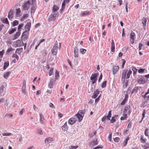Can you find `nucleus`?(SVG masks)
I'll return each mask as SVG.
<instances>
[{
	"mask_svg": "<svg viewBox=\"0 0 149 149\" xmlns=\"http://www.w3.org/2000/svg\"><path fill=\"white\" fill-rule=\"evenodd\" d=\"M145 70V69L143 68H140L138 70V72L139 73H143L144 72V71Z\"/></svg>",
	"mask_w": 149,
	"mask_h": 149,
	"instance_id": "nucleus-55",
	"label": "nucleus"
},
{
	"mask_svg": "<svg viewBox=\"0 0 149 149\" xmlns=\"http://www.w3.org/2000/svg\"><path fill=\"white\" fill-rule=\"evenodd\" d=\"M89 14V12L87 11H86L82 13H81V15L82 16H86L88 15Z\"/></svg>",
	"mask_w": 149,
	"mask_h": 149,
	"instance_id": "nucleus-40",
	"label": "nucleus"
},
{
	"mask_svg": "<svg viewBox=\"0 0 149 149\" xmlns=\"http://www.w3.org/2000/svg\"><path fill=\"white\" fill-rule=\"evenodd\" d=\"M30 1L29 0L25 3L22 6V10L24 11L28 10L30 6Z\"/></svg>",
	"mask_w": 149,
	"mask_h": 149,
	"instance_id": "nucleus-3",
	"label": "nucleus"
},
{
	"mask_svg": "<svg viewBox=\"0 0 149 149\" xmlns=\"http://www.w3.org/2000/svg\"><path fill=\"white\" fill-rule=\"evenodd\" d=\"M58 44L57 43H55L54 46L53 47L52 50V54L54 55H56L58 52Z\"/></svg>",
	"mask_w": 149,
	"mask_h": 149,
	"instance_id": "nucleus-4",
	"label": "nucleus"
},
{
	"mask_svg": "<svg viewBox=\"0 0 149 149\" xmlns=\"http://www.w3.org/2000/svg\"><path fill=\"white\" fill-rule=\"evenodd\" d=\"M146 113V110L143 109V113H142L143 117L142 118L141 120L139 122V123H140L142 121L143 119L144 118Z\"/></svg>",
	"mask_w": 149,
	"mask_h": 149,
	"instance_id": "nucleus-38",
	"label": "nucleus"
},
{
	"mask_svg": "<svg viewBox=\"0 0 149 149\" xmlns=\"http://www.w3.org/2000/svg\"><path fill=\"white\" fill-rule=\"evenodd\" d=\"M28 17V15L27 14H25L23 16L22 18L21 19V21H24L25 18H26Z\"/></svg>",
	"mask_w": 149,
	"mask_h": 149,
	"instance_id": "nucleus-37",
	"label": "nucleus"
},
{
	"mask_svg": "<svg viewBox=\"0 0 149 149\" xmlns=\"http://www.w3.org/2000/svg\"><path fill=\"white\" fill-rule=\"evenodd\" d=\"M59 77V72L57 70H56L55 74V78L56 79H57Z\"/></svg>",
	"mask_w": 149,
	"mask_h": 149,
	"instance_id": "nucleus-49",
	"label": "nucleus"
},
{
	"mask_svg": "<svg viewBox=\"0 0 149 149\" xmlns=\"http://www.w3.org/2000/svg\"><path fill=\"white\" fill-rule=\"evenodd\" d=\"M120 140L119 138L118 137L114 138V140L116 142H118Z\"/></svg>",
	"mask_w": 149,
	"mask_h": 149,
	"instance_id": "nucleus-63",
	"label": "nucleus"
},
{
	"mask_svg": "<svg viewBox=\"0 0 149 149\" xmlns=\"http://www.w3.org/2000/svg\"><path fill=\"white\" fill-rule=\"evenodd\" d=\"M13 100L12 99H10L7 100H6V107L7 109L8 110L10 106L13 104Z\"/></svg>",
	"mask_w": 149,
	"mask_h": 149,
	"instance_id": "nucleus-6",
	"label": "nucleus"
},
{
	"mask_svg": "<svg viewBox=\"0 0 149 149\" xmlns=\"http://www.w3.org/2000/svg\"><path fill=\"white\" fill-rule=\"evenodd\" d=\"M119 67L118 66H113L112 68V72L113 74L115 75L118 71Z\"/></svg>",
	"mask_w": 149,
	"mask_h": 149,
	"instance_id": "nucleus-8",
	"label": "nucleus"
},
{
	"mask_svg": "<svg viewBox=\"0 0 149 149\" xmlns=\"http://www.w3.org/2000/svg\"><path fill=\"white\" fill-rule=\"evenodd\" d=\"M138 77V78L137 79V81L139 84H144L147 81V80L143 76L139 75Z\"/></svg>",
	"mask_w": 149,
	"mask_h": 149,
	"instance_id": "nucleus-1",
	"label": "nucleus"
},
{
	"mask_svg": "<svg viewBox=\"0 0 149 149\" xmlns=\"http://www.w3.org/2000/svg\"><path fill=\"white\" fill-rule=\"evenodd\" d=\"M11 134V133H4L2 134L3 136H9Z\"/></svg>",
	"mask_w": 149,
	"mask_h": 149,
	"instance_id": "nucleus-61",
	"label": "nucleus"
},
{
	"mask_svg": "<svg viewBox=\"0 0 149 149\" xmlns=\"http://www.w3.org/2000/svg\"><path fill=\"white\" fill-rule=\"evenodd\" d=\"M5 89V87L3 86H1L0 87V93L1 94L4 91Z\"/></svg>",
	"mask_w": 149,
	"mask_h": 149,
	"instance_id": "nucleus-52",
	"label": "nucleus"
},
{
	"mask_svg": "<svg viewBox=\"0 0 149 149\" xmlns=\"http://www.w3.org/2000/svg\"><path fill=\"white\" fill-rule=\"evenodd\" d=\"M115 48V44L113 40H112L111 42V51L112 52H114V51Z\"/></svg>",
	"mask_w": 149,
	"mask_h": 149,
	"instance_id": "nucleus-28",
	"label": "nucleus"
},
{
	"mask_svg": "<svg viewBox=\"0 0 149 149\" xmlns=\"http://www.w3.org/2000/svg\"><path fill=\"white\" fill-rule=\"evenodd\" d=\"M26 82L25 80L23 82V85L22 88V91L25 94H26V93L25 91V89H26Z\"/></svg>",
	"mask_w": 149,
	"mask_h": 149,
	"instance_id": "nucleus-15",
	"label": "nucleus"
},
{
	"mask_svg": "<svg viewBox=\"0 0 149 149\" xmlns=\"http://www.w3.org/2000/svg\"><path fill=\"white\" fill-rule=\"evenodd\" d=\"M98 74L99 73L98 72L96 73H93L90 77V79L93 80L94 79H97V77Z\"/></svg>",
	"mask_w": 149,
	"mask_h": 149,
	"instance_id": "nucleus-11",
	"label": "nucleus"
},
{
	"mask_svg": "<svg viewBox=\"0 0 149 149\" xmlns=\"http://www.w3.org/2000/svg\"><path fill=\"white\" fill-rule=\"evenodd\" d=\"M27 30H26L25 31L23 32L22 35V38H25L26 39H27L28 38V36H27L28 35H26V33H27Z\"/></svg>",
	"mask_w": 149,
	"mask_h": 149,
	"instance_id": "nucleus-17",
	"label": "nucleus"
},
{
	"mask_svg": "<svg viewBox=\"0 0 149 149\" xmlns=\"http://www.w3.org/2000/svg\"><path fill=\"white\" fill-rule=\"evenodd\" d=\"M23 49L22 48H17L15 52V54H20L21 53Z\"/></svg>",
	"mask_w": 149,
	"mask_h": 149,
	"instance_id": "nucleus-23",
	"label": "nucleus"
},
{
	"mask_svg": "<svg viewBox=\"0 0 149 149\" xmlns=\"http://www.w3.org/2000/svg\"><path fill=\"white\" fill-rule=\"evenodd\" d=\"M138 89V87H135L132 90L131 92V94H132L134 93H136L137 92Z\"/></svg>",
	"mask_w": 149,
	"mask_h": 149,
	"instance_id": "nucleus-33",
	"label": "nucleus"
},
{
	"mask_svg": "<svg viewBox=\"0 0 149 149\" xmlns=\"http://www.w3.org/2000/svg\"><path fill=\"white\" fill-rule=\"evenodd\" d=\"M84 110H81L79 111L77 114H81L84 116Z\"/></svg>",
	"mask_w": 149,
	"mask_h": 149,
	"instance_id": "nucleus-56",
	"label": "nucleus"
},
{
	"mask_svg": "<svg viewBox=\"0 0 149 149\" xmlns=\"http://www.w3.org/2000/svg\"><path fill=\"white\" fill-rule=\"evenodd\" d=\"M2 22L4 23L9 24V22L7 18L3 19L2 20Z\"/></svg>",
	"mask_w": 149,
	"mask_h": 149,
	"instance_id": "nucleus-48",
	"label": "nucleus"
},
{
	"mask_svg": "<svg viewBox=\"0 0 149 149\" xmlns=\"http://www.w3.org/2000/svg\"><path fill=\"white\" fill-rule=\"evenodd\" d=\"M9 65V62L8 61H6L4 63V65L3 67L4 70H5Z\"/></svg>",
	"mask_w": 149,
	"mask_h": 149,
	"instance_id": "nucleus-30",
	"label": "nucleus"
},
{
	"mask_svg": "<svg viewBox=\"0 0 149 149\" xmlns=\"http://www.w3.org/2000/svg\"><path fill=\"white\" fill-rule=\"evenodd\" d=\"M36 5H33L31 7L30 12L31 13H34L36 8Z\"/></svg>",
	"mask_w": 149,
	"mask_h": 149,
	"instance_id": "nucleus-18",
	"label": "nucleus"
},
{
	"mask_svg": "<svg viewBox=\"0 0 149 149\" xmlns=\"http://www.w3.org/2000/svg\"><path fill=\"white\" fill-rule=\"evenodd\" d=\"M16 30V29L15 28H14L12 29L11 30L10 29L8 31V32L9 34H11L13 33Z\"/></svg>",
	"mask_w": 149,
	"mask_h": 149,
	"instance_id": "nucleus-36",
	"label": "nucleus"
},
{
	"mask_svg": "<svg viewBox=\"0 0 149 149\" xmlns=\"http://www.w3.org/2000/svg\"><path fill=\"white\" fill-rule=\"evenodd\" d=\"M129 137L128 136L126 138V139L125 140L123 143V146L125 147L126 145L127 144V141L129 140Z\"/></svg>",
	"mask_w": 149,
	"mask_h": 149,
	"instance_id": "nucleus-31",
	"label": "nucleus"
},
{
	"mask_svg": "<svg viewBox=\"0 0 149 149\" xmlns=\"http://www.w3.org/2000/svg\"><path fill=\"white\" fill-rule=\"evenodd\" d=\"M4 53V50L3 49L2 51H0V56H1V58H2L3 56Z\"/></svg>",
	"mask_w": 149,
	"mask_h": 149,
	"instance_id": "nucleus-62",
	"label": "nucleus"
},
{
	"mask_svg": "<svg viewBox=\"0 0 149 149\" xmlns=\"http://www.w3.org/2000/svg\"><path fill=\"white\" fill-rule=\"evenodd\" d=\"M24 24H19L18 26V31L20 32Z\"/></svg>",
	"mask_w": 149,
	"mask_h": 149,
	"instance_id": "nucleus-39",
	"label": "nucleus"
},
{
	"mask_svg": "<svg viewBox=\"0 0 149 149\" xmlns=\"http://www.w3.org/2000/svg\"><path fill=\"white\" fill-rule=\"evenodd\" d=\"M10 74V72H7L6 73H4L3 75V77L6 79H7L9 76Z\"/></svg>",
	"mask_w": 149,
	"mask_h": 149,
	"instance_id": "nucleus-25",
	"label": "nucleus"
},
{
	"mask_svg": "<svg viewBox=\"0 0 149 149\" xmlns=\"http://www.w3.org/2000/svg\"><path fill=\"white\" fill-rule=\"evenodd\" d=\"M59 9V8L58 6H56V5H54L53 7V9L52 12L53 13H58L57 11Z\"/></svg>",
	"mask_w": 149,
	"mask_h": 149,
	"instance_id": "nucleus-16",
	"label": "nucleus"
},
{
	"mask_svg": "<svg viewBox=\"0 0 149 149\" xmlns=\"http://www.w3.org/2000/svg\"><path fill=\"white\" fill-rule=\"evenodd\" d=\"M52 138H48L45 139V143H48L50 142V141H52Z\"/></svg>",
	"mask_w": 149,
	"mask_h": 149,
	"instance_id": "nucleus-35",
	"label": "nucleus"
},
{
	"mask_svg": "<svg viewBox=\"0 0 149 149\" xmlns=\"http://www.w3.org/2000/svg\"><path fill=\"white\" fill-rule=\"evenodd\" d=\"M20 12L21 10L19 8L16 9V15L17 16Z\"/></svg>",
	"mask_w": 149,
	"mask_h": 149,
	"instance_id": "nucleus-51",
	"label": "nucleus"
},
{
	"mask_svg": "<svg viewBox=\"0 0 149 149\" xmlns=\"http://www.w3.org/2000/svg\"><path fill=\"white\" fill-rule=\"evenodd\" d=\"M86 51V49L83 48H81L80 49V52L82 54H85Z\"/></svg>",
	"mask_w": 149,
	"mask_h": 149,
	"instance_id": "nucleus-54",
	"label": "nucleus"
},
{
	"mask_svg": "<svg viewBox=\"0 0 149 149\" xmlns=\"http://www.w3.org/2000/svg\"><path fill=\"white\" fill-rule=\"evenodd\" d=\"M122 61L123 63L121 67L122 68H124V65L126 62V61L125 60V59H122Z\"/></svg>",
	"mask_w": 149,
	"mask_h": 149,
	"instance_id": "nucleus-57",
	"label": "nucleus"
},
{
	"mask_svg": "<svg viewBox=\"0 0 149 149\" xmlns=\"http://www.w3.org/2000/svg\"><path fill=\"white\" fill-rule=\"evenodd\" d=\"M54 81L53 79H51L50 80V82L48 84V86L49 88H52L53 87V84Z\"/></svg>",
	"mask_w": 149,
	"mask_h": 149,
	"instance_id": "nucleus-21",
	"label": "nucleus"
},
{
	"mask_svg": "<svg viewBox=\"0 0 149 149\" xmlns=\"http://www.w3.org/2000/svg\"><path fill=\"white\" fill-rule=\"evenodd\" d=\"M74 56L75 57H78V49L77 47H75L74 49Z\"/></svg>",
	"mask_w": 149,
	"mask_h": 149,
	"instance_id": "nucleus-14",
	"label": "nucleus"
},
{
	"mask_svg": "<svg viewBox=\"0 0 149 149\" xmlns=\"http://www.w3.org/2000/svg\"><path fill=\"white\" fill-rule=\"evenodd\" d=\"M14 49L12 48V47L9 48L6 51V53L7 54H8L9 53L12 51L14 50Z\"/></svg>",
	"mask_w": 149,
	"mask_h": 149,
	"instance_id": "nucleus-47",
	"label": "nucleus"
},
{
	"mask_svg": "<svg viewBox=\"0 0 149 149\" xmlns=\"http://www.w3.org/2000/svg\"><path fill=\"white\" fill-rule=\"evenodd\" d=\"M111 111H109L108 112V114L107 116H105L103 117L102 119V122H105L106 119H107L108 120H110V118L111 117Z\"/></svg>",
	"mask_w": 149,
	"mask_h": 149,
	"instance_id": "nucleus-5",
	"label": "nucleus"
},
{
	"mask_svg": "<svg viewBox=\"0 0 149 149\" xmlns=\"http://www.w3.org/2000/svg\"><path fill=\"white\" fill-rule=\"evenodd\" d=\"M13 9H11L8 12V17L9 19H11L13 18Z\"/></svg>",
	"mask_w": 149,
	"mask_h": 149,
	"instance_id": "nucleus-12",
	"label": "nucleus"
},
{
	"mask_svg": "<svg viewBox=\"0 0 149 149\" xmlns=\"http://www.w3.org/2000/svg\"><path fill=\"white\" fill-rule=\"evenodd\" d=\"M148 128L146 129L145 130V132H144V134L146 136H148V134L149 132H148Z\"/></svg>",
	"mask_w": 149,
	"mask_h": 149,
	"instance_id": "nucleus-59",
	"label": "nucleus"
},
{
	"mask_svg": "<svg viewBox=\"0 0 149 149\" xmlns=\"http://www.w3.org/2000/svg\"><path fill=\"white\" fill-rule=\"evenodd\" d=\"M78 119L79 121L80 122L83 118V116L79 114H77L75 115Z\"/></svg>",
	"mask_w": 149,
	"mask_h": 149,
	"instance_id": "nucleus-19",
	"label": "nucleus"
},
{
	"mask_svg": "<svg viewBox=\"0 0 149 149\" xmlns=\"http://www.w3.org/2000/svg\"><path fill=\"white\" fill-rule=\"evenodd\" d=\"M77 119L75 118H71L68 121V123L70 125H72L76 121Z\"/></svg>",
	"mask_w": 149,
	"mask_h": 149,
	"instance_id": "nucleus-9",
	"label": "nucleus"
},
{
	"mask_svg": "<svg viewBox=\"0 0 149 149\" xmlns=\"http://www.w3.org/2000/svg\"><path fill=\"white\" fill-rule=\"evenodd\" d=\"M135 35L134 32L132 31L130 34V41L131 43L133 44L134 42V40L135 39Z\"/></svg>",
	"mask_w": 149,
	"mask_h": 149,
	"instance_id": "nucleus-7",
	"label": "nucleus"
},
{
	"mask_svg": "<svg viewBox=\"0 0 149 149\" xmlns=\"http://www.w3.org/2000/svg\"><path fill=\"white\" fill-rule=\"evenodd\" d=\"M78 147V146H71L69 147V149H76Z\"/></svg>",
	"mask_w": 149,
	"mask_h": 149,
	"instance_id": "nucleus-60",
	"label": "nucleus"
},
{
	"mask_svg": "<svg viewBox=\"0 0 149 149\" xmlns=\"http://www.w3.org/2000/svg\"><path fill=\"white\" fill-rule=\"evenodd\" d=\"M107 81L105 80L102 83L101 86L102 88H103L106 86Z\"/></svg>",
	"mask_w": 149,
	"mask_h": 149,
	"instance_id": "nucleus-43",
	"label": "nucleus"
},
{
	"mask_svg": "<svg viewBox=\"0 0 149 149\" xmlns=\"http://www.w3.org/2000/svg\"><path fill=\"white\" fill-rule=\"evenodd\" d=\"M20 32L17 31L16 33L14 35V38L13 39V40L16 39L20 35Z\"/></svg>",
	"mask_w": 149,
	"mask_h": 149,
	"instance_id": "nucleus-27",
	"label": "nucleus"
},
{
	"mask_svg": "<svg viewBox=\"0 0 149 149\" xmlns=\"http://www.w3.org/2000/svg\"><path fill=\"white\" fill-rule=\"evenodd\" d=\"M68 127L67 124V122H66L64 125L62 127V129L64 131H67L68 129Z\"/></svg>",
	"mask_w": 149,
	"mask_h": 149,
	"instance_id": "nucleus-22",
	"label": "nucleus"
},
{
	"mask_svg": "<svg viewBox=\"0 0 149 149\" xmlns=\"http://www.w3.org/2000/svg\"><path fill=\"white\" fill-rule=\"evenodd\" d=\"M99 93L100 91L98 90H96L94 91L93 95L92 96V97L94 99L96 98Z\"/></svg>",
	"mask_w": 149,
	"mask_h": 149,
	"instance_id": "nucleus-13",
	"label": "nucleus"
},
{
	"mask_svg": "<svg viewBox=\"0 0 149 149\" xmlns=\"http://www.w3.org/2000/svg\"><path fill=\"white\" fill-rule=\"evenodd\" d=\"M40 121L41 123H44V118L43 116L42 113H40Z\"/></svg>",
	"mask_w": 149,
	"mask_h": 149,
	"instance_id": "nucleus-29",
	"label": "nucleus"
},
{
	"mask_svg": "<svg viewBox=\"0 0 149 149\" xmlns=\"http://www.w3.org/2000/svg\"><path fill=\"white\" fill-rule=\"evenodd\" d=\"M132 70L133 73V74L134 75H135L136 73V72H137V70L136 69V68L134 67H132Z\"/></svg>",
	"mask_w": 149,
	"mask_h": 149,
	"instance_id": "nucleus-46",
	"label": "nucleus"
},
{
	"mask_svg": "<svg viewBox=\"0 0 149 149\" xmlns=\"http://www.w3.org/2000/svg\"><path fill=\"white\" fill-rule=\"evenodd\" d=\"M31 25V22H28L26 25L25 26V29L27 28V31H30V27Z\"/></svg>",
	"mask_w": 149,
	"mask_h": 149,
	"instance_id": "nucleus-24",
	"label": "nucleus"
},
{
	"mask_svg": "<svg viewBox=\"0 0 149 149\" xmlns=\"http://www.w3.org/2000/svg\"><path fill=\"white\" fill-rule=\"evenodd\" d=\"M143 148L144 149L149 148V143L147 142L146 143V145L143 146Z\"/></svg>",
	"mask_w": 149,
	"mask_h": 149,
	"instance_id": "nucleus-45",
	"label": "nucleus"
},
{
	"mask_svg": "<svg viewBox=\"0 0 149 149\" xmlns=\"http://www.w3.org/2000/svg\"><path fill=\"white\" fill-rule=\"evenodd\" d=\"M17 54H15V53L12 56V57L13 58H15L17 60H18L19 59V56L17 55Z\"/></svg>",
	"mask_w": 149,
	"mask_h": 149,
	"instance_id": "nucleus-53",
	"label": "nucleus"
},
{
	"mask_svg": "<svg viewBox=\"0 0 149 149\" xmlns=\"http://www.w3.org/2000/svg\"><path fill=\"white\" fill-rule=\"evenodd\" d=\"M53 68H52L50 69L49 72V76H50L53 73Z\"/></svg>",
	"mask_w": 149,
	"mask_h": 149,
	"instance_id": "nucleus-58",
	"label": "nucleus"
},
{
	"mask_svg": "<svg viewBox=\"0 0 149 149\" xmlns=\"http://www.w3.org/2000/svg\"><path fill=\"white\" fill-rule=\"evenodd\" d=\"M65 0L63 1L61 7L65 8Z\"/></svg>",
	"mask_w": 149,
	"mask_h": 149,
	"instance_id": "nucleus-64",
	"label": "nucleus"
},
{
	"mask_svg": "<svg viewBox=\"0 0 149 149\" xmlns=\"http://www.w3.org/2000/svg\"><path fill=\"white\" fill-rule=\"evenodd\" d=\"M58 16V13H52L49 16L48 18V21H53L54 19H56V17H57Z\"/></svg>",
	"mask_w": 149,
	"mask_h": 149,
	"instance_id": "nucleus-2",
	"label": "nucleus"
},
{
	"mask_svg": "<svg viewBox=\"0 0 149 149\" xmlns=\"http://www.w3.org/2000/svg\"><path fill=\"white\" fill-rule=\"evenodd\" d=\"M140 140L143 141V143H145L146 141V139L143 138V135H141L140 136Z\"/></svg>",
	"mask_w": 149,
	"mask_h": 149,
	"instance_id": "nucleus-50",
	"label": "nucleus"
},
{
	"mask_svg": "<svg viewBox=\"0 0 149 149\" xmlns=\"http://www.w3.org/2000/svg\"><path fill=\"white\" fill-rule=\"evenodd\" d=\"M19 22L18 21L15 20L13 22L12 24L13 26H15L18 25Z\"/></svg>",
	"mask_w": 149,
	"mask_h": 149,
	"instance_id": "nucleus-42",
	"label": "nucleus"
},
{
	"mask_svg": "<svg viewBox=\"0 0 149 149\" xmlns=\"http://www.w3.org/2000/svg\"><path fill=\"white\" fill-rule=\"evenodd\" d=\"M127 71V70H124L123 71L122 74V77L125 78Z\"/></svg>",
	"mask_w": 149,
	"mask_h": 149,
	"instance_id": "nucleus-44",
	"label": "nucleus"
},
{
	"mask_svg": "<svg viewBox=\"0 0 149 149\" xmlns=\"http://www.w3.org/2000/svg\"><path fill=\"white\" fill-rule=\"evenodd\" d=\"M127 115L126 114L124 113L123 114V116L120 118V120H126L127 118Z\"/></svg>",
	"mask_w": 149,
	"mask_h": 149,
	"instance_id": "nucleus-32",
	"label": "nucleus"
},
{
	"mask_svg": "<svg viewBox=\"0 0 149 149\" xmlns=\"http://www.w3.org/2000/svg\"><path fill=\"white\" fill-rule=\"evenodd\" d=\"M147 19V18H143V19L142 22L143 25L145 26H146Z\"/></svg>",
	"mask_w": 149,
	"mask_h": 149,
	"instance_id": "nucleus-34",
	"label": "nucleus"
},
{
	"mask_svg": "<svg viewBox=\"0 0 149 149\" xmlns=\"http://www.w3.org/2000/svg\"><path fill=\"white\" fill-rule=\"evenodd\" d=\"M22 45L20 40H18L16 41L13 45L15 47H20Z\"/></svg>",
	"mask_w": 149,
	"mask_h": 149,
	"instance_id": "nucleus-10",
	"label": "nucleus"
},
{
	"mask_svg": "<svg viewBox=\"0 0 149 149\" xmlns=\"http://www.w3.org/2000/svg\"><path fill=\"white\" fill-rule=\"evenodd\" d=\"M90 145H92L93 146H95L97 145V139H96L95 141H93L89 143Z\"/></svg>",
	"mask_w": 149,
	"mask_h": 149,
	"instance_id": "nucleus-26",
	"label": "nucleus"
},
{
	"mask_svg": "<svg viewBox=\"0 0 149 149\" xmlns=\"http://www.w3.org/2000/svg\"><path fill=\"white\" fill-rule=\"evenodd\" d=\"M132 73V70H129L127 74L126 78L128 79L130 77V75Z\"/></svg>",
	"mask_w": 149,
	"mask_h": 149,
	"instance_id": "nucleus-41",
	"label": "nucleus"
},
{
	"mask_svg": "<svg viewBox=\"0 0 149 149\" xmlns=\"http://www.w3.org/2000/svg\"><path fill=\"white\" fill-rule=\"evenodd\" d=\"M118 116L115 115L113 117H112L111 119V120L110 122L111 123H113L116 122V119L118 118Z\"/></svg>",
	"mask_w": 149,
	"mask_h": 149,
	"instance_id": "nucleus-20",
	"label": "nucleus"
}]
</instances>
